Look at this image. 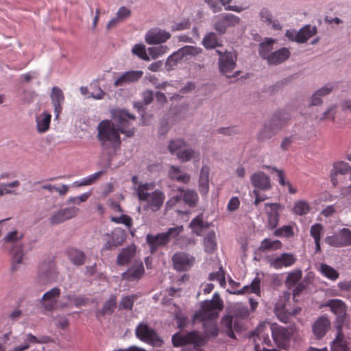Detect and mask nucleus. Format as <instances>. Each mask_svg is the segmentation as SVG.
I'll use <instances>...</instances> for the list:
<instances>
[{
	"mask_svg": "<svg viewBox=\"0 0 351 351\" xmlns=\"http://www.w3.org/2000/svg\"><path fill=\"white\" fill-rule=\"evenodd\" d=\"M265 323L268 324L269 334L271 333L274 343L278 348H284L288 343L291 332L288 329L276 324L270 325L268 322Z\"/></svg>",
	"mask_w": 351,
	"mask_h": 351,
	"instance_id": "10",
	"label": "nucleus"
},
{
	"mask_svg": "<svg viewBox=\"0 0 351 351\" xmlns=\"http://www.w3.org/2000/svg\"><path fill=\"white\" fill-rule=\"evenodd\" d=\"M143 71L141 70L125 71L116 79L114 86L115 87H120L134 83L138 81L143 77Z\"/></svg>",
	"mask_w": 351,
	"mask_h": 351,
	"instance_id": "20",
	"label": "nucleus"
},
{
	"mask_svg": "<svg viewBox=\"0 0 351 351\" xmlns=\"http://www.w3.org/2000/svg\"><path fill=\"white\" fill-rule=\"evenodd\" d=\"M117 305V297L114 295H111L108 300L106 301L101 308L97 312V315H104L106 314H111Z\"/></svg>",
	"mask_w": 351,
	"mask_h": 351,
	"instance_id": "46",
	"label": "nucleus"
},
{
	"mask_svg": "<svg viewBox=\"0 0 351 351\" xmlns=\"http://www.w3.org/2000/svg\"><path fill=\"white\" fill-rule=\"evenodd\" d=\"M201 309L197 311L193 319V322H204V328L206 336L216 337L218 335L217 324L214 321L219 315V312L223 308V302L218 293H215L213 299L202 302Z\"/></svg>",
	"mask_w": 351,
	"mask_h": 351,
	"instance_id": "2",
	"label": "nucleus"
},
{
	"mask_svg": "<svg viewBox=\"0 0 351 351\" xmlns=\"http://www.w3.org/2000/svg\"><path fill=\"white\" fill-rule=\"evenodd\" d=\"M274 234L276 237H291L293 235V228L291 226H284L276 229L274 232Z\"/></svg>",
	"mask_w": 351,
	"mask_h": 351,
	"instance_id": "62",
	"label": "nucleus"
},
{
	"mask_svg": "<svg viewBox=\"0 0 351 351\" xmlns=\"http://www.w3.org/2000/svg\"><path fill=\"white\" fill-rule=\"evenodd\" d=\"M112 117L117 128L112 121L104 120L97 126V137L102 147L111 146L116 149L120 147L121 142L119 132L126 137L134 135L135 128L132 122L136 120V117L126 110H116L112 112Z\"/></svg>",
	"mask_w": 351,
	"mask_h": 351,
	"instance_id": "1",
	"label": "nucleus"
},
{
	"mask_svg": "<svg viewBox=\"0 0 351 351\" xmlns=\"http://www.w3.org/2000/svg\"><path fill=\"white\" fill-rule=\"evenodd\" d=\"M173 268L178 271L189 269L195 263V258L193 256L184 252H177L172 256Z\"/></svg>",
	"mask_w": 351,
	"mask_h": 351,
	"instance_id": "14",
	"label": "nucleus"
},
{
	"mask_svg": "<svg viewBox=\"0 0 351 351\" xmlns=\"http://www.w3.org/2000/svg\"><path fill=\"white\" fill-rule=\"evenodd\" d=\"M319 270L324 276L330 280H335L339 278V273L326 264H321Z\"/></svg>",
	"mask_w": 351,
	"mask_h": 351,
	"instance_id": "55",
	"label": "nucleus"
},
{
	"mask_svg": "<svg viewBox=\"0 0 351 351\" xmlns=\"http://www.w3.org/2000/svg\"><path fill=\"white\" fill-rule=\"evenodd\" d=\"M282 247V243L279 240H271L270 239H263L259 246V250L262 252L275 251Z\"/></svg>",
	"mask_w": 351,
	"mask_h": 351,
	"instance_id": "43",
	"label": "nucleus"
},
{
	"mask_svg": "<svg viewBox=\"0 0 351 351\" xmlns=\"http://www.w3.org/2000/svg\"><path fill=\"white\" fill-rule=\"evenodd\" d=\"M232 0H204L213 12H219L222 10V5L226 10H232L237 12L242 11V8L235 5H228Z\"/></svg>",
	"mask_w": 351,
	"mask_h": 351,
	"instance_id": "25",
	"label": "nucleus"
},
{
	"mask_svg": "<svg viewBox=\"0 0 351 351\" xmlns=\"http://www.w3.org/2000/svg\"><path fill=\"white\" fill-rule=\"evenodd\" d=\"M183 230L182 226L170 228L165 232L158 233L156 235L147 234L146 241L149 245L152 253L162 246L167 245L171 239L178 237Z\"/></svg>",
	"mask_w": 351,
	"mask_h": 351,
	"instance_id": "4",
	"label": "nucleus"
},
{
	"mask_svg": "<svg viewBox=\"0 0 351 351\" xmlns=\"http://www.w3.org/2000/svg\"><path fill=\"white\" fill-rule=\"evenodd\" d=\"M216 52L219 56L218 65L220 73L229 78L237 77L240 73L239 71H235L232 75H230L237 66V55L227 50L224 51L217 50Z\"/></svg>",
	"mask_w": 351,
	"mask_h": 351,
	"instance_id": "5",
	"label": "nucleus"
},
{
	"mask_svg": "<svg viewBox=\"0 0 351 351\" xmlns=\"http://www.w3.org/2000/svg\"><path fill=\"white\" fill-rule=\"evenodd\" d=\"M132 53L144 61H149L147 49L143 44L134 45L132 49Z\"/></svg>",
	"mask_w": 351,
	"mask_h": 351,
	"instance_id": "54",
	"label": "nucleus"
},
{
	"mask_svg": "<svg viewBox=\"0 0 351 351\" xmlns=\"http://www.w3.org/2000/svg\"><path fill=\"white\" fill-rule=\"evenodd\" d=\"M210 169L204 165L202 167L199 178V191L202 195H206L209 190Z\"/></svg>",
	"mask_w": 351,
	"mask_h": 351,
	"instance_id": "32",
	"label": "nucleus"
},
{
	"mask_svg": "<svg viewBox=\"0 0 351 351\" xmlns=\"http://www.w3.org/2000/svg\"><path fill=\"white\" fill-rule=\"evenodd\" d=\"M268 324L266 323L260 324L256 330L253 332L255 351H274L273 350L261 348V346H272V341L269 337Z\"/></svg>",
	"mask_w": 351,
	"mask_h": 351,
	"instance_id": "8",
	"label": "nucleus"
},
{
	"mask_svg": "<svg viewBox=\"0 0 351 351\" xmlns=\"http://www.w3.org/2000/svg\"><path fill=\"white\" fill-rule=\"evenodd\" d=\"M178 191L182 193L183 199L186 204L191 207L196 206L198 201V195L194 190L187 189L184 191L181 188H178Z\"/></svg>",
	"mask_w": 351,
	"mask_h": 351,
	"instance_id": "47",
	"label": "nucleus"
},
{
	"mask_svg": "<svg viewBox=\"0 0 351 351\" xmlns=\"http://www.w3.org/2000/svg\"><path fill=\"white\" fill-rule=\"evenodd\" d=\"M324 233V227L321 223H315L311 227L310 235L313 238L315 244V252L321 250L320 239Z\"/></svg>",
	"mask_w": 351,
	"mask_h": 351,
	"instance_id": "39",
	"label": "nucleus"
},
{
	"mask_svg": "<svg viewBox=\"0 0 351 351\" xmlns=\"http://www.w3.org/2000/svg\"><path fill=\"white\" fill-rule=\"evenodd\" d=\"M250 182L254 189L267 191L271 188L270 178L263 171L254 173L250 177Z\"/></svg>",
	"mask_w": 351,
	"mask_h": 351,
	"instance_id": "19",
	"label": "nucleus"
},
{
	"mask_svg": "<svg viewBox=\"0 0 351 351\" xmlns=\"http://www.w3.org/2000/svg\"><path fill=\"white\" fill-rule=\"evenodd\" d=\"M290 115L285 112H278L275 114L269 120L280 131L289 122Z\"/></svg>",
	"mask_w": 351,
	"mask_h": 351,
	"instance_id": "41",
	"label": "nucleus"
},
{
	"mask_svg": "<svg viewBox=\"0 0 351 351\" xmlns=\"http://www.w3.org/2000/svg\"><path fill=\"white\" fill-rule=\"evenodd\" d=\"M335 88V83L329 82L319 88L315 90V92L318 94V95L324 97L329 95L334 90Z\"/></svg>",
	"mask_w": 351,
	"mask_h": 351,
	"instance_id": "61",
	"label": "nucleus"
},
{
	"mask_svg": "<svg viewBox=\"0 0 351 351\" xmlns=\"http://www.w3.org/2000/svg\"><path fill=\"white\" fill-rule=\"evenodd\" d=\"M136 247L134 245H130L123 249L117 256V264L120 265L128 264L134 257Z\"/></svg>",
	"mask_w": 351,
	"mask_h": 351,
	"instance_id": "35",
	"label": "nucleus"
},
{
	"mask_svg": "<svg viewBox=\"0 0 351 351\" xmlns=\"http://www.w3.org/2000/svg\"><path fill=\"white\" fill-rule=\"evenodd\" d=\"M336 108L335 105H332L328 107L325 112H323L320 120H326L331 119L332 121H335V115H336Z\"/></svg>",
	"mask_w": 351,
	"mask_h": 351,
	"instance_id": "63",
	"label": "nucleus"
},
{
	"mask_svg": "<svg viewBox=\"0 0 351 351\" xmlns=\"http://www.w3.org/2000/svg\"><path fill=\"white\" fill-rule=\"evenodd\" d=\"M302 276V271L300 269H295L287 274L285 280V285L291 289L295 286L296 284L300 280Z\"/></svg>",
	"mask_w": 351,
	"mask_h": 351,
	"instance_id": "50",
	"label": "nucleus"
},
{
	"mask_svg": "<svg viewBox=\"0 0 351 351\" xmlns=\"http://www.w3.org/2000/svg\"><path fill=\"white\" fill-rule=\"evenodd\" d=\"M170 37L169 32L159 28H153L146 33L145 40L148 45H158L165 43Z\"/></svg>",
	"mask_w": 351,
	"mask_h": 351,
	"instance_id": "18",
	"label": "nucleus"
},
{
	"mask_svg": "<svg viewBox=\"0 0 351 351\" xmlns=\"http://www.w3.org/2000/svg\"><path fill=\"white\" fill-rule=\"evenodd\" d=\"M202 45L206 49H214L219 45L217 34L214 32H210L205 36L202 40Z\"/></svg>",
	"mask_w": 351,
	"mask_h": 351,
	"instance_id": "51",
	"label": "nucleus"
},
{
	"mask_svg": "<svg viewBox=\"0 0 351 351\" xmlns=\"http://www.w3.org/2000/svg\"><path fill=\"white\" fill-rule=\"evenodd\" d=\"M24 257L23 246L22 245H16L13 249L12 252V269L14 271L17 269V265H19L23 263Z\"/></svg>",
	"mask_w": 351,
	"mask_h": 351,
	"instance_id": "52",
	"label": "nucleus"
},
{
	"mask_svg": "<svg viewBox=\"0 0 351 351\" xmlns=\"http://www.w3.org/2000/svg\"><path fill=\"white\" fill-rule=\"evenodd\" d=\"M258 16L260 20L274 30H280L282 25L279 21L274 19L271 11L267 8L261 9Z\"/></svg>",
	"mask_w": 351,
	"mask_h": 351,
	"instance_id": "26",
	"label": "nucleus"
},
{
	"mask_svg": "<svg viewBox=\"0 0 351 351\" xmlns=\"http://www.w3.org/2000/svg\"><path fill=\"white\" fill-rule=\"evenodd\" d=\"M311 209L308 203L304 200H299L294 204L293 212L298 215L307 214Z\"/></svg>",
	"mask_w": 351,
	"mask_h": 351,
	"instance_id": "56",
	"label": "nucleus"
},
{
	"mask_svg": "<svg viewBox=\"0 0 351 351\" xmlns=\"http://www.w3.org/2000/svg\"><path fill=\"white\" fill-rule=\"evenodd\" d=\"M279 130L274 125V123L269 119L265 123L263 128L259 130L257 138L259 141H263L271 138L276 135Z\"/></svg>",
	"mask_w": 351,
	"mask_h": 351,
	"instance_id": "29",
	"label": "nucleus"
},
{
	"mask_svg": "<svg viewBox=\"0 0 351 351\" xmlns=\"http://www.w3.org/2000/svg\"><path fill=\"white\" fill-rule=\"evenodd\" d=\"M135 332L136 337L139 339L146 343L155 344L157 342L160 341V339L155 330L152 328L149 327L147 324H139L136 328Z\"/></svg>",
	"mask_w": 351,
	"mask_h": 351,
	"instance_id": "15",
	"label": "nucleus"
},
{
	"mask_svg": "<svg viewBox=\"0 0 351 351\" xmlns=\"http://www.w3.org/2000/svg\"><path fill=\"white\" fill-rule=\"evenodd\" d=\"M186 145V142L182 138L173 139L169 141L167 149L171 154H176L177 156V153L182 151Z\"/></svg>",
	"mask_w": 351,
	"mask_h": 351,
	"instance_id": "49",
	"label": "nucleus"
},
{
	"mask_svg": "<svg viewBox=\"0 0 351 351\" xmlns=\"http://www.w3.org/2000/svg\"><path fill=\"white\" fill-rule=\"evenodd\" d=\"M200 156L199 152L191 147L183 148L182 151L177 153V158L182 162H186L191 160H199Z\"/></svg>",
	"mask_w": 351,
	"mask_h": 351,
	"instance_id": "36",
	"label": "nucleus"
},
{
	"mask_svg": "<svg viewBox=\"0 0 351 351\" xmlns=\"http://www.w3.org/2000/svg\"><path fill=\"white\" fill-rule=\"evenodd\" d=\"M289 49L282 47L277 51H273L267 60L269 64H279L287 60L290 56Z\"/></svg>",
	"mask_w": 351,
	"mask_h": 351,
	"instance_id": "30",
	"label": "nucleus"
},
{
	"mask_svg": "<svg viewBox=\"0 0 351 351\" xmlns=\"http://www.w3.org/2000/svg\"><path fill=\"white\" fill-rule=\"evenodd\" d=\"M24 237V234L18 230H12L9 232L3 238V241L6 243H14L21 239Z\"/></svg>",
	"mask_w": 351,
	"mask_h": 351,
	"instance_id": "59",
	"label": "nucleus"
},
{
	"mask_svg": "<svg viewBox=\"0 0 351 351\" xmlns=\"http://www.w3.org/2000/svg\"><path fill=\"white\" fill-rule=\"evenodd\" d=\"M169 176L171 179L185 184L189 182L191 180V176L189 174L182 172L180 167L176 166L170 167L169 170Z\"/></svg>",
	"mask_w": 351,
	"mask_h": 351,
	"instance_id": "38",
	"label": "nucleus"
},
{
	"mask_svg": "<svg viewBox=\"0 0 351 351\" xmlns=\"http://www.w3.org/2000/svg\"><path fill=\"white\" fill-rule=\"evenodd\" d=\"M68 256L69 260L75 265H82L85 263V254L77 249L72 248L69 250Z\"/></svg>",
	"mask_w": 351,
	"mask_h": 351,
	"instance_id": "45",
	"label": "nucleus"
},
{
	"mask_svg": "<svg viewBox=\"0 0 351 351\" xmlns=\"http://www.w3.org/2000/svg\"><path fill=\"white\" fill-rule=\"evenodd\" d=\"M169 48L167 45H160L158 46L151 47L147 48L149 61L155 60L163 55L167 53Z\"/></svg>",
	"mask_w": 351,
	"mask_h": 351,
	"instance_id": "42",
	"label": "nucleus"
},
{
	"mask_svg": "<svg viewBox=\"0 0 351 351\" xmlns=\"http://www.w3.org/2000/svg\"><path fill=\"white\" fill-rule=\"evenodd\" d=\"M330 351H350L343 339V335L342 331H341V326L337 328L336 337L331 342Z\"/></svg>",
	"mask_w": 351,
	"mask_h": 351,
	"instance_id": "37",
	"label": "nucleus"
},
{
	"mask_svg": "<svg viewBox=\"0 0 351 351\" xmlns=\"http://www.w3.org/2000/svg\"><path fill=\"white\" fill-rule=\"evenodd\" d=\"M208 279L210 280H215L219 281L221 286H223L226 284L224 274L223 270L221 269V267H220L218 271L210 273Z\"/></svg>",
	"mask_w": 351,
	"mask_h": 351,
	"instance_id": "64",
	"label": "nucleus"
},
{
	"mask_svg": "<svg viewBox=\"0 0 351 351\" xmlns=\"http://www.w3.org/2000/svg\"><path fill=\"white\" fill-rule=\"evenodd\" d=\"M144 272L143 263L141 261L136 262L122 274V279L130 282L138 280L143 276Z\"/></svg>",
	"mask_w": 351,
	"mask_h": 351,
	"instance_id": "23",
	"label": "nucleus"
},
{
	"mask_svg": "<svg viewBox=\"0 0 351 351\" xmlns=\"http://www.w3.org/2000/svg\"><path fill=\"white\" fill-rule=\"evenodd\" d=\"M216 235L214 231L209 232L204 239L205 250L207 252H212L216 247Z\"/></svg>",
	"mask_w": 351,
	"mask_h": 351,
	"instance_id": "53",
	"label": "nucleus"
},
{
	"mask_svg": "<svg viewBox=\"0 0 351 351\" xmlns=\"http://www.w3.org/2000/svg\"><path fill=\"white\" fill-rule=\"evenodd\" d=\"M51 115L43 112L36 117V130L38 133H45L49 129Z\"/></svg>",
	"mask_w": 351,
	"mask_h": 351,
	"instance_id": "33",
	"label": "nucleus"
},
{
	"mask_svg": "<svg viewBox=\"0 0 351 351\" xmlns=\"http://www.w3.org/2000/svg\"><path fill=\"white\" fill-rule=\"evenodd\" d=\"M267 261L270 267L280 269L293 266L297 261V257L293 253L285 252L279 256L268 257Z\"/></svg>",
	"mask_w": 351,
	"mask_h": 351,
	"instance_id": "11",
	"label": "nucleus"
},
{
	"mask_svg": "<svg viewBox=\"0 0 351 351\" xmlns=\"http://www.w3.org/2000/svg\"><path fill=\"white\" fill-rule=\"evenodd\" d=\"M51 99L54 107L56 117L58 118L62 111V104L64 99L62 90L58 87H53L51 93Z\"/></svg>",
	"mask_w": 351,
	"mask_h": 351,
	"instance_id": "27",
	"label": "nucleus"
},
{
	"mask_svg": "<svg viewBox=\"0 0 351 351\" xmlns=\"http://www.w3.org/2000/svg\"><path fill=\"white\" fill-rule=\"evenodd\" d=\"M330 328V322L326 316H320L312 325V331L315 337L319 339L325 336Z\"/></svg>",
	"mask_w": 351,
	"mask_h": 351,
	"instance_id": "22",
	"label": "nucleus"
},
{
	"mask_svg": "<svg viewBox=\"0 0 351 351\" xmlns=\"http://www.w3.org/2000/svg\"><path fill=\"white\" fill-rule=\"evenodd\" d=\"M350 167L348 163L343 161H339L333 164L332 171L334 172L335 174L344 175L348 171Z\"/></svg>",
	"mask_w": 351,
	"mask_h": 351,
	"instance_id": "58",
	"label": "nucleus"
},
{
	"mask_svg": "<svg viewBox=\"0 0 351 351\" xmlns=\"http://www.w3.org/2000/svg\"><path fill=\"white\" fill-rule=\"evenodd\" d=\"M282 209V206L278 203H267L265 204V210L267 219V227L269 229H274L277 227L280 218L279 213Z\"/></svg>",
	"mask_w": 351,
	"mask_h": 351,
	"instance_id": "16",
	"label": "nucleus"
},
{
	"mask_svg": "<svg viewBox=\"0 0 351 351\" xmlns=\"http://www.w3.org/2000/svg\"><path fill=\"white\" fill-rule=\"evenodd\" d=\"M202 49L195 46H184L170 55L166 61V65L173 68L178 62L187 61L199 54Z\"/></svg>",
	"mask_w": 351,
	"mask_h": 351,
	"instance_id": "6",
	"label": "nucleus"
},
{
	"mask_svg": "<svg viewBox=\"0 0 351 351\" xmlns=\"http://www.w3.org/2000/svg\"><path fill=\"white\" fill-rule=\"evenodd\" d=\"M325 242L330 246L341 247L351 245V230L343 228L338 234L328 236L325 238Z\"/></svg>",
	"mask_w": 351,
	"mask_h": 351,
	"instance_id": "12",
	"label": "nucleus"
},
{
	"mask_svg": "<svg viewBox=\"0 0 351 351\" xmlns=\"http://www.w3.org/2000/svg\"><path fill=\"white\" fill-rule=\"evenodd\" d=\"M289 295H281L278 301L276 303L274 313L279 320L287 323L288 322V315L285 309V302L288 301Z\"/></svg>",
	"mask_w": 351,
	"mask_h": 351,
	"instance_id": "31",
	"label": "nucleus"
},
{
	"mask_svg": "<svg viewBox=\"0 0 351 351\" xmlns=\"http://www.w3.org/2000/svg\"><path fill=\"white\" fill-rule=\"evenodd\" d=\"M239 16L230 13H223L215 17L214 29L220 34L226 33L229 27H233L240 23Z\"/></svg>",
	"mask_w": 351,
	"mask_h": 351,
	"instance_id": "9",
	"label": "nucleus"
},
{
	"mask_svg": "<svg viewBox=\"0 0 351 351\" xmlns=\"http://www.w3.org/2000/svg\"><path fill=\"white\" fill-rule=\"evenodd\" d=\"M154 182L141 184L135 188V195L141 202H145V209L151 210L153 212L159 210L165 202V195L160 189H154Z\"/></svg>",
	"mask_w": 351,
	"mask_h": 351,
	"instance_id": "3",
	"label": "nucleus"
},
{
	"mask_svg": "<svg viewBox=\"0 0 351 351\" xmlns=\"http://www.w3.org/2000/svg\"><path fill=\"white\" fill-rule=\"evenodd\" d=\"M276 43V40L271 38H266L263 42L259 45V54L262 58L265 60H268V57L273 52V45Z\"/></svg>",
	"mask_w": 351,
	"mask_h": 351,
	"instance_id": "40",
	"label": "nucleus"
},
{
	"mask_svg": "<svg viewBox=\"0 0 351 351\" xmlns=\"http://www.w3.org/2000/svg\"><path fill=\"white\" fill-rule=\"evenodd\" d=\"M316 33L317 28L315 26L305 25L298 31V43H305Z\"/></svg>",
	"mask_w": 351,
	"mask_h": 351,
	"instance_id": "44",
	"label": "nucleus"
},
{
	"mask_svg": "<svg viewBox=\"0 0 351 351\" xmlns=\"http://www.w3.org/2000/svg\"><path fill=\"white\" fill-rule=\"evenodd\" d=\"M279 130L274 125V123L269 119L265 123L263 128L259 130L257 138L259 141H263L271 138L276 135Z\"/></svg>",
	"mask_w": 351,
	"mask_h": 351,
	"instance_id": "28",
	"label": "nucleus"
},
{
	"mask_svg": "<svg viewBox=\"0 0 351 351\" xmlns=\"http://www.w3.org/2000/svg\"><path fill=\"white\" fill-rule=\"evenodd\" d=\"M324 306H329L331 311L337 315V328L341 326V331L346 319L347 307L346 304L341 300L333 299L328 301Z\"/></svg>",
	"mask_w": 351,
	"mask_h": 351,
	"instance_id": "13",
	"label": "nucleus"
},
{
	"mask_svg": "<svg viewBox=\"0 0 351 351\" xmlns=\"http://www.w3.org/2000/svg\"><path fill=\"white\" fill-rule=\"evenodd\" d=\"M233 318L230 315H226L221 319V324L223 330L227 335L232 339H235V335L233 329L235 330H239V326L236 321L234 322V326H232Z\"/></svg>",
	"mask_w": 351,
	"mask_h": 351,
	"instance_id": "34",
	"label": "nucleus"
},
{
	"mask_svg": "<svg viewBox=\"0 0 351 351\" xmlns=\"http://www.w3.org/2000/svg\"><path fill=\"white\" fill-rule=\"evenodd\" d=\"M60 295V289L58 287H54L49 291H47L41 298V304L43 307L48 311H51L55 309L57 300Z\"/></svg>",
	"mask_w": 351,
	"mask_h": 351,
	"instance_id": "21",
	"label": "nucleus"
},
{
	"mask_svg": "<svg viewBox=\"0 0 351 351\" xmlns=\"http://www.w3.org/2000/svg\"><path fill=\"white\" fill-rule=\"evenodd\" d=\"M49 341V338L47 337H42L37 338L36 336L31 333H28L24 335L23 345L15 347L14 349L10 351H24L27 350L31 344H41L47 343Z\"/></svg>",
	"mask_w": 351,
	"mask_h": 351,
	"instance_id": "24",
	"label": "nucleus"
},
{
	"mask_svg": "<svg viewBox=\"0 0 351 351\" xmlns=\"http://www.w3.org/2000/svg\"><path fill=\"white\" fill-rule=\"evenodd\" d=\"M136 298L134 295H127L123 297L119 303V308L132 310Z\"/></svg>",
	"mask_w": 351,
	"mask_h": 351,
	"instance_id": "60",
	"label": "nucleus"
},
{
	"mask_svg": "<svg viewBox=\"0 0 351 351\" xmlns=\"http://www.w3.org/2000/svg\"><path fill=\"white\" fill-rule=\"evenodd\" d=\"M59 210L62 214V217L64 219V221H67L75 217L77 215L80 211L79 208L75 206L62 208Z\"/></svg>",
	"mask_w": 351,
	"mask_h": 351,
	"instance_id": "57",
	"label": "nucleus"
},
{
	"mask_svg": "<svg viewBox=\"0 0 351 351\" xmlns=\"http://www.w3.org/2000/svg\"><path fill=\"white\" fill-rule=\"evenodd\" d=\"M260 283H261L260 278L258 277H256L252 280V282H251V284L250 285L245 286L241 289H240L237 291L232 292V293H234V294L254 293L256 295H258V294H260V292H261L260 291Z\"/></svg>",
	"mask_w": 351,
	"mask_h": 351,
	"instance_id": "48",
	"label": "nucleus"
},
{
	"mask_svg": "<svg viewBox=\"0 0 351 351\" xmlns=\"http://www.w3.org/2000/svg\"><path fill=\"white\" fill-rule=\"evenodd\" d=\"M106 241L103 250H110L112 247H116L123 243L125 239L124 231L121 228H115L111 234L106 233L104 235Z\"/></svg>",
	"mask_w": 351,
	"mask_h": 351,
	"instance_id": "17",
	"label": "nucleus"
},
{
	"mask_svg": "<svg viewBox=\"0 0 351 351\" xmlns=\"http://www.w3.org/2000/svg\"><path fill=\"white\" fill-rule=\"evenodd\" d=\"M171 340L175 347H180L186 344L200 346L206 343V339L197 331H191L187 333L177 332L172 336Z\"/></svg>",
	"mask_w": 351,
	"mask_h": 351,
	"instance_id": "7",
	"label": "nucleus"
}]
</instances>
